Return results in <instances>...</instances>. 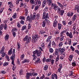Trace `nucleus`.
<instances>
[{
	"mask_svg": "<svg viewBox=\"0 0 79 79\" xmlns=\"http://www.w3.org/2000/svg\"><path fill=\"white\" fill-rule=\"evenodd\" d=\"M48 68V66L47 65H45L44 68V71H47Z\"/></svg>",
	"mask_w": 79,
	"mask_h": 79,
	"instance_id": "412c9836",
	"label": "nucleus"
},
{
	"mask_svg": "<svg viewBox=\"0 0 79 79\" xmlns=\"http://www.w3.org/2000/svg\"><path fill=\"white\" fill-rule=\"evenodd\" d=\"M24 54H23L21 56L20 58L21 60H23L24 59Z\"/></svg>",
	"mask_w": 79,
	"mask_h": 79,
	"instance_id": "7c9ffc66",
	"label": "nucleus"
},
{
	"mask_svg": "<svg viewBox=\"0 0 79 79\" xmlns=\"http://www.w3.org/2000/svg\"><path fill=\"white\" fill-rule=\"evenodd\" d=\"M59 55L57 56L56 60V62L57 61H58L59 60Z\"/></svg>",
	"mask_w": 79,
	"mask_h": 79,
	"instance_id": "a18cd8bd",
	"label": "nucleus"
},
{
	"mask_svg": "<svg viewBox=\"0 0 79 79\" xmlns=\"http://www.w3.org/2000/svg\"><path fill=\"white\" fill-rule=\"evenodd\" d=\"M36 1V3L37 5H38L39 6H40L41 5V1L39 0H35V1Z\"/></svg>",
	"mask_w": 79,
	"mask_h": 79,
	"instance_id": "f8f14e48",
	"label": "nucleus"
},
{
	"mask_svg": "<svg viewBox=\"0 0 79 79\" xmlns=\"http://www.w3.org/2000/svg\"><path fill=\"white\" fill-rule=\"evenodd\" d=\"M45 32L44 31L41 30L40 31V34H44V33H45Z\"/></svg>",
	"mask_w": 79,
	"mask_h": 79,
	"instance_id": "f704fd0d",
	"label": "nucleus"
},
{
	"mask_svg": "<svg viewBox=\"0 0 79 79\" xmlns=\"http://www.w3.org/2000/svg\"><path fill=\"white\" fill-rule=\"evenodd\" d=\"M58 23V22L57 21V20H55L53 22V26L54 27H55L57 26V23Z\"/></svg>",
	"mask_w": 79,
	"mask_h": 79,
	"instance_id": "ddd939ff",
	"label": "nucleus"
},
{
	"mask_svg": "<svg viewBox=\"0 0 79 79\" xmlns=\"http://www.w3.org/2000/svg\"><path fill=\"white\" fill-rule=\"evenodd\" d=\"M8 37H9V35H7L5 36V39H8Z\"/></svg>",
	"mask_w": 79,
	"mask_h": 79,
	"instance_id": "4d7b16f0",
	"label": "nucleus"
},
{
	"mask_svg": "<svg viewBox=\"0 0 79 79\" xmlns=\"http://www.w3.org/2000/svg\"><path fill=\"white\" fill-rule=\"evenodd\" d=\"M63 42H61L59 44V47H61L63 45Z\"/></svg>",
	"mask_w": 79,
	"mask_h": 79,
	"instance_id": "de8ad7c7",
	"label": "nucleus"
},
{
	"mask_svg": "<svg viewBox=\"0 0 79 79\" xmlns=\"http://www.w3.org/2000/svg\"><path fill=\"white\" fill-rule=\"evenodd\" d=\"M46 42H52V40H49L48 38L46 40Z\"/></svg>",
	"mask_w": 79,
	"mask_h": 79,
	"instance_id": "c03bdc74",
	"label": "nucleus"
},
{
	"mask_svg": "<svg viewBox=\"0 0 79 79\" xmlns=\"http://www.w3.org/2000/svg\"><path fill=\"white\" fill-rule=\"evenodd\" d=\"M71 49L72 50V51H73V52H74V48L72 46H71L70 47Z\"/></svg>",
	"mask_w": 79,
	"mask_h": 79,
	"instance_id": "603ef678",
	"label": "nucleus"
},
{
	"mask_svg": "<svg viewBox=\"0 0 79 79\" xmlns=\"http://www.w3.org/2000/svg\"><path fill=\"white\" fill-rule=\"evenodd\" d=\"M59 50L57 48H56L55 51V55H58L59 54Z\"/></svg>",
	"mask_w": 79,
	"mask_h": 79,
	"instance_id": "f3484780",
	"label": "nucleus"
},
{
	"mask_svg": "<svg viewBox=\"0 0 79 79\" xmlns=\"http://www.w3.org/2000/svg\"><path fill=\"white\" fill-rule=\"evenodd\" d=\"M54 9L55 10V11H56L57 10H58V7H57V6H56L55 7H54Z\"/></svg>",
	"mask_w": 79,
	"mask_h": 79,
	"instance_id": "0e129e2a",
	"label": "nucleus"
},
{
	"mask_svg": "<svg viewBox=\"0 0 79 79\" xmlns=\"http://www.w3.org/2000/svg\"><path fill=\"white\" fill-rule=\"evenodd\" d=\"M51 59L48 58V59H47L46 60V61L48 63V62H50L51 61Z\"/></svg>",
	"mask_w": 79,
	"mask_h": 79,
	"instance_id": "e433bc0d",
	"label": "nucleus"
},
{
	"mask_svg": "<svg viewBox=\"0 0 79 79\" xmlns=\"http://www.w3.org/2000/svg\"><path fill=\"white\" fill-rule=\"evenodd\" d=\"M36 18L37 19H39V18H40V15L39 14H37L36 16Z\"/></svg>",
	"mask_w": 79,
	"mask_h": 79,
	"instance_id": "79ce46f5",
	"label": "nucleus"
},
{
	"mask_svg": "<svg viewBox=\"0 0 79 79\" xmlns=\"http://www.w3.org/2000/svg\"><path fill=\"white\" fill-rule=\"evenodd\" d=\"M40 58H38L35 62V64H37L38 63H40Z\"/></svg>",
	"mask_w": 79,
	"mask_h": 79,
	"instance_id": "6ab92c4d",
	"label": "nucleus"
},
{
	"mask_svg": "<svg viewBox=\"0 0 79 79\" xmlns=\"http://www.w3.org/2000/svg\"><path fill=\"white\" fill-rule=\"evenodd\" d=\"M35 15L33 14L32 16V15H31V18L29 17V16H28L27 18V19L28 20L29 22L31 23L32 21V20H34L35 19Z\"/></svg>",
	"mask_w": 79,
	"mask_h": 79,
	"instance_id": "f03ea898",
	"label": "nucleus"
},
{
	"mask_svg": "<svg viewBox=\"0 0 79 79\" xmlns=\"http://www.w3.org/2000/svg\"><path fill=\"white\" fill-rule=\"evenodd\" d=\"M41 47H39L40 49L42 51H43V50H42V48H45V45L44 44V43H41Z\"/></svg>",
	"mask_w": 79,
	"mask_h": 79,
	"instance_id": "0eeeda50",
	"label": "nucleus"
},
{
	"mask_svg": "<svg viewBox=\"0 0 79 79\" xmlns=\"http://www.w3.org/2000/svg\"><path fill=\"white\" fill-rule=\"evenodd\" d=\"M29 62V61L28 59H25L23 60L22 61V63L23 64V63H28Z\"/></svg>",
	"mask_w": 79,
	"mask_h": 79,
	"instance_id": "2eb2a0df",
	"label": "nucleus"
},
{
	"mask_svg": "<svg viewBox=\"0 0 79 79\" xmlns=\"http://www.w3.org/2000/svg\"><path fill=\"white\" fill-rule=\"evenodd\" d=\"M69 36L70 39H72L73 38V35H72V33L71 32L70 33V35H69Z\"/></svg>",
	"mask_w": 79,
	"mask_h": 79,
	"instance_id": "4c0bfd02",
	"label": "nucleus"
},
{
	"mask_svg": "<svg viewBox=\"0 0 79 79\" xmlns=\"http://www.w3.org/2000/svg\"><path fill=\"white\" fill-rule=\"evenodd\" d=\"M48 13H46L45 12H44L43 15L42 19H45V20L47 21V18H48Z\"/></svg>",
	"mask_w": 79,
	"mask_h": 79,
	"instance_id": "39448f33",
	"label": "nucleus"
},
{
	"mask_svg": "<svg viewBox=\"0 0 79 79\" xmlns=\"http://www.w3.org/2000/svg\"><path fill=\"white\" fill-rule=\"evenodd\" d=\"M7 28V25H6V23H5L4 24V29L5 30H6Z\"/></svg>",
	"mask_w": 79,
	"mask_h": 79,
	"instance_id": "58836bf2",
	"label": "nucleus"
},
{
	"mask_svg": "<svg viewBox=\"0 0 79 79\" xmlns=\"http://www.w3.org/2000/svg\"><path fill=\"white\" fill-rule=\"evenodd\" d=\"M30 76H32V73H27L26 75V77L27 79H29V77H30Z\"/></svg>",
	"mask_w": 79,
	"mask_h": 79,
	"instance_id": "6e6552de",
	"label": "nucleus"
},
{
	"mask_svg": "<svg viewBox=\"0 0 79 79\" xmlns=\"http://www.w3.org/2000/svg\"><path fill=\"white\" fill-rule=\"evenodd\" d=\"M12 50H13V48H11L10 50L8 52V54L9 55H11V54H13V53L11 52L12 51Z\"/></svg>",
	"mask_w": 79,
	"mask_h": 79,
	"instance_id": "393cba45",
	"label": "nucleus"
},
{
	"mask_svg": "<svg viewBox=\"0 0 79 79\" xmlns=\"http://www.w3.org/2000/svg\"><path fill=\"white\" fill-rule=\"evenodd\" d=\"M59 51V53H61V54H63L64 53V52H65V48H59L58 49Z\"/></svg>",
	"mask_w": 79,
	"mask_h": 79,
	"instance_id": "423d86ee",
	"label": "nucleus"
},
{
	"mask_svg": "<svg viewBox=\"0 0 79 79\" xmlns=\"http://www.w3.org/2000/svg\"><path fill=\"white\" fill-rule=\"evenodd\" d=\"M6 58L7 59V61H10V57H9V56H6Z\"/></svg>",
	"mask_w": 79,
	"mask_h": 79,
	"instance_id": "e2e57ef3",
	"label": "nucleus"
},
{
	"mask_svg": "<svg viewBox=\"0 0 79 79\" xmlns=\"http://www.w3.org/2000/svg\"><path fill=\"white\" fill-rule=\"evenodd\" d=\"M4 53V50L1 49L0 50V53H1V54H2V53Z\"/></svg>",
	"mask_w": 79,
	"mask_h": 79,
	"instance_id": "bf43d9fd",
	"label": "nucleus"
},
{
	"mask_svg": "<svg viewBox=\"0 0 79 79\" xmlns=\"http://www.w3.org/2000/svg\"><path fill=\"white\" fill-rule=\"evenodd\" d=\"M56 46V44H55V41H53L52 42V47H53L55 48V47Z\"/></svg>",
	"mask_w": 79,
	"mask_h": 79,
	"instance_id": "c85d7f7f",
	"label": "nucleus"
},
{
	"mask_svg": "<svg viewBox=\"0 0 79 79\" xmlns=\"http://www.w3.org/2000/svg\"><path fill=\"white\" fill-rule=\"evenodd\" d=\"M33 53L34 54V56H35V55H37V56H40L41 55L42 52L40 51L35 50V51L33 52Z\"/></svg>",
	"mask_w": 79,
	"mask_h": 79,
	"instance_id": "7ed1b4c3",
	"label": "nucleus"
},
{
	"mask_svg": "<svg viewBox=\"0 0 79 79\" xmlns=\"http://www.w3.org/2000/svg\"><path fill=\"white\" fill-rule=\"evenodd\" d=\"M4 8H1L0 10V13H2V12H3V11Z\"/></svg>",
	"mask_w": 79,
	"mask_h": 79,
	"instance_id": "5fc2aeb1",
	"label": "nucleus"
},
{
	"mask_svg": "<svg viewBox=\"0 0 79 79\" xmlns=\"http://www.w3.org/2000/svg\"><path fill=\"white\" fill-rule=\"evenodd\" d=\"M39 9V6H35V11H37V10Z\"/></svg>",
	"mask_w": 79,
	"mask_h": 79,
	"instance_id": "ea45409f",
	"label": "nucleus"
},
{
	"mask_svg": "<svg viewBox=\"0 0 79 79\" xmlns=\"http://www.w3.org/2000/svg\"><path fill=\"white\" fill-rule=\"evenodd\" d=\"M37 73H36L34 72H33L31 74V75H32L33 76H37Z\"/></svg>",
	"mask_w": 79,
	"mask_h": 79,
	"instance_id": "37998d69",
	"label": "nucleus"
},
{
	"mask_svg": "<svg viewBox=\"0 0 79 79\" xmlns=\"http://www.w3.org/2000/svg\"><path fill=\"white\" fill-rule=\"evenodd\" d=\"M77 18V15H74L72 18V19H73L72 21H75Z\"/></svg>",
	"mask_w": 79,
	"mask_h": 79,
	"instance_id": "4be33fe9",
	"label": "nucleus"
},
{
	"mask_svg": "<svg viewBox=\"0 0 79 79\" xmlns=\"http://www.w3.org/2000/svg\"><path fill=\"white\" fill-rule=\"evenodd\" d=\"M16 13H15L14 14V15L13 16V18L14 19H15V18H16Z\"/></svg>",
	"mask_w": 79,
	"mask_h": 79,
	"instance_id": "09e8293b",
	"label": "nucleus"
},
{
	"mask_svg": "<svg viewBox=\"0 0 79 79\" xmlns=\"http://www.w3.org/2000/svg\"><path fill=\"white\" fill-rule=\"evenodd\" d=\"M15 57H10V60H15Z\"/></svg>",
	"mask_w": 79,
	"mask_h": 79,
	"instance_id": "69168bd1",
	"label": "nucleus"
},
{
	"mask_svg": "<svg viewBox=\"0 0 79 79\" xmlns=\"http://www.w3.org/2000/svg\"><path fill=\"white\" fill-rule=\"evenodd\" d=\"M60 33V31H54L53 34L54 35H56V34H58Z\"/></svg>",
	"mask_w": 79,
	"mask_h": 79,
	"instance_id": "aec40b11",
	"label": "nucleus"
},
{
	"mask_svg": "<svg viewBox=\"0 0 79 79\" xmlns=\"http://www.w3.org/2000/svg\"><path fill=\"white\" fill-rule=\"evenodd\" d=\"M58 26L59 30H60L62 27V25H61L60 23H58Z\"/></svg>",
	"mask_w": 79,
	"mask_h": 79,
	"instance_id": "b1692460",
	"label": "nucleus"
},
{
	"mask_svg": "<svg viewBox=\"0 0 79 79\" xmlns=\"http://www.w3.org/2000/svg\"><path fill=\"white\" fill-rule=\"evenodd\" d=\"M46 3H47V1L45 0H44L43 2V4L42 5V7H44V6H45V5H46Z\"/></svg>",
	"mask_w": 79,
	"mask_h": 79,
	"instance_id": "a878e982",
	"label": "nucleus"
},
{
	"mask_svg": "<svg viewBox=\"0 0 79 79\" xmlns=\"http://www.w3.org/2000/svg\"><path fill=\"white\" fill-rule=\"evenodd\" d=\"M31 25L30 24V23H29L28 25V29H31Z\"/></svg>",
	"mask_w": 79,
	"mask_h": 79,
	"instance_id": "13d9d810",
	"label": "nucleus"
},
{
	"mask_svg": "<svg viewBox=\"0 0 79 79\" xmlns=\"http://www.w3.org/2000/svg\"><path fill=\"white\" fill-rule=\"evenodd\" d=\"M20 23L21 24H24V21H23V20H22L20 22Z\"/></svg>",
	"mask_w": 79,
	"mask_h": 79,
	"instance_id": "052dcab7",
	"label": "nucleus"
},
{
	"mask_svg": "<svg viewBox=\"0 0 79 79\" xmlns=\"http://www.w3.org/2000/svg\"><path fill=\"white\" fill-rule=\"evenodd\" d=\"M31 38L30 37L26 36L23 39V41H26V40L27 41L26 43V44H29V43L31 42Z\"/></svg>",
	"mask_w": 79,
	"mask_h": 79,
	"instance_id": "20e7f679",
	"label": "nucleus"
},
{
	"mask_svg": "<svg viewBox=\"0 0 79 79\" xmlns=\"http://www.w3.org/2000/svg\"><path fill=\"white\" fill-rule=\"evenodd\" d=\"M47 24H48V25H50V21H47Z\"/></svg>",
	"mask_w": 79,
	"mask_h": 79,
	"instance_id": "680f3d73",
	"label": "nucleus"
},
{
	"mask_svg": "<svg viewBox=\"0 0 79 79\" xmlns=\"http://www.w3.org/2000/svg\"><path fill=\"white\" fill-rule=\"evenodd\" d=\"M30 2L31 3H32V4H34V0H30Z\"/></svg>",
	"mask_w": 79,
	"mask_h": 79,
	"instance_id": "338daca9",
	"label": "nucleus"
},
{
	"mask_svg": "<svg viewBox=\"0 0 79 79\" xmlns=\"http://www.w3.org/2000/svg\"><path fill=\"white\" fill-rule=\"evenodd\" d=\"M8 65V63L7 62H5L3 64L4 66H6Z\"/></svg>",
	"mask_w": 79,
	"mask_h": 79,
	"instance_id": "49530a36",
	"label": "nucleus"
},
{
	"mask_svg": "<svg viewBox=\"0 0 79 79\" xmlns=\"http://www.w3.org/2000/svg\"><path fill=\"white\" fill-rule=\"evenodd\" d=\"M47 3L48 2V4L49 6H50L52 4V0H47Z\"/></svg>",
	"mask_w": 79,
	"mask_h": 79,
	"instance_id": "a211bd4d",
	"label": "nucleus"
},
{
	"mask_svg": "<svg viewBox=\"0 0 79 79\" xmlns=\"http://www.w3.org/2000/svg\"><path fill=\"white\" fill-rule=\"evenodd\" d=\"M12 32H13L12 33L14 37H15V36H16V33L15 32H14V31H12Z\"/></svg>",
	"mask_w": 79,
	"mask_h": 79,
	"instance_id": "8fccbe9b",
	"label": "nucleus"
},
{
	"mask_svg": "<svg viewBox=\"0 0 79 79\" xmlns=\"http://www.w3.org/2000/svg\"><path fill=\"white\" fill-rule=\"evenodd\" d=\"M72 65L73 66H76V64L74 62H73L72 63Z\"/></svg>",
	"mask_w": 79,
	"mask_h": 79,
	"instance_id": "774afa93",
	"label": "nucleus"
},
{
	"mask_svg": "<svg viewBox=\"0 0 79 79\" xmlns=\"http://www.w3.org/2000/svg\"><path fill=\"white\" fill-rule=\"evenodd\" d=\"M51 44H52V42H49L48 46V48L49 49L51 47Z\"/></svg>",
	"mask_w": 79,
	"mask_h": 79,
	"instance_id": "c756f323",
	"label": "nucleus"
},
{
	"mask_svg": "<svg viewBox=\"0 0 79 79\" xmlns=\"http://www.w3.org/2000/svg\"><path fill=\"white\" fill-rule=\"evenodd\" d=\"M60 41H62V40H63V36H60Z\"/></svg>",
	"mask_w": 79,
	"mask_h": 79,
	"instance_id": "864d4df0",
	"label": "nucleus"
},
{
	"mask_svg": "<svg viewBox=\"0 0 79 79\" xmlns=\"http://www.w3.org/2000/svg\"><path fill=\"white\" fill-rule=\"evenodd\" d=\"M4 26V24H2L0 26V30H2L3 29V26Z\"/></svg>",
	"mask_w": 79,
	"mask_h": 79,
	"instance_id": "cd10ccee",
	"label": "nucleus"
},
{
	"mask_svg": "<svg viewBox=\"0 0 79 79\" xmlns=\"http://www.w3.org/2000/svg\"><path fill=\"white\" fill-rule=\"evenodd\" d=\"M75 52L76 53L78 54V55H79V51L77 50H75Z\"/></svg>",
	"mask_w": 79,
	"mask_h": 79,
	"instance_id": "3c124183",
	"label": "nucleus"
},
{
	"mask_svg": "<svg viewBox=\"0 0 79 79\" xmlns=\"http://www.w3.org/2000/svg\"><path fill=\"white\" fill-rule=\"evenodd\" d=\"M50 62L52 64H53L54 63V62H55V60L53 59H51Z\"/></svg>",
	"mask_w": 79,
	"mask_h": 79,
	"instance_id": "a19ab883",
	"label": "nucleus"
},
{
	"mask_svg": "<svg viewBox=\"0 0 79 79\" xmlns=\"http://www.w3.org/2000/svg\"><path fill=\"white\" fill-rule=\"evenodd\" d=\"M62 55L60 57V60H63V58H64V57L65 56V53H64L63 54H62Z\"/></svg>",
	"mask_w": 79,
	"mask_h": 79,
	"instance_id": "5701e85b",
	"label": "nucleus"
},
{
	"mask_svg": "<svg viewBox=\"0 0 79 79\" xmlns=\"http://www.w3.org/2000/svg\"><path fill=\"white\" fill-rule=\"evenodd\" d=\"M32 37L33 39H32V42L35 43V42L38 40V37H39V35H37L33 34Z\"/></svg>",
	"mask_w": 79,
	"mask_h": 79,
	"instance_id": "f257e3e1",
	"label": "nucleus"
},
{
	"mask_svg": "<svg viewBox=\"0 0 79 79\" xmlns=\"http://www.w3.org/2000/svg\"><path fill=\"white\" fill-rule=\"evenodd\" d=\"M74 56L73 55H70L69 56V60L70 61H72V60L73 59V56Z\"/></svg>",
	"mask_w": 79,
	"mask_h": 79,
	"instance_id": "4468645a",
	"label": "nucleus"
},
{
	"mask_svg": "<svg viewBox=\"0 0 79 79\" xmlns=\"http://www.w3.org/2000/svg\"><path fill=\"white\" fill-rule=\"evenodd\" d=\"M73 24V21H70V22L68 23V25L70 26Z\"/></svg>",
	"mask_w": 79,
	"mask_h": 79,
	"instance_id": "2f4dec72",
	"label": "nucleus"
},
{
	"mask_svg": "<svg viewBox=\"0 0 79 79\" xmlns=\"http://www.w3.org/2000/svg\"><path fill=\"white\" fill-rule=\"evenodd\" d=\"M46 20H43L42 22V26L43 27H44L45 26V25L46 24V21H45Z\"/></svg>",
	"mask_w": 79,
	"mask_h": 79,
	"instance_id": "dca6fc26",
	"label": "nucleus"
},
{
	"mask_svg": "<svg viewBox=\"0 0 79 79\" xmlns=\"http://www.w3.org/2000/svg\"><path fill=\"white\" fill-rule=\"evenodd\" d=\"M54 74H52L51 75L52 79H55L54 77H55L56 79H57V75L56 74L54 73Z\"/></svg>",
	"mask_w": 79,
	"mask_h": 79,
	"instance_id": "1a4fd4ad",
	"label": "nucleus"
},
{
	"mask_svg": "<svg viewBox=\"0 0 79 79\" xmlns=\"http://www.w3.org/2000/svg\"><path fill=\"white\" fill-rule=\"evenodd\" d=\"M25 29H26V26L24 25L22 27V31H24Z\"/></svg>",
	"mask_w": 79,
	"mask_h": 79,
	"instance_id": "473e14b6",
	"label": "nucleus"
},
{
	"mask_svg": "<svg viewBox=\"0 0 79 79\" xmlns=\"http://www.w3.org/2000/svg\"><path fill=\"white\" fill-rule=\"evenodd\" d=\"M73 14L74 13L73 12L71 13L68 12L67 13V16L68 17H71V16H73Z\"/></svg>",
	"mask_w": 79,
	"mask_h": 79,
	"instance_id": "9b49d317",
	"label": "nucleus"
},
{
	"mask_svg": "<svg viewBox=\"0 0 79 79\" xmlns=\"http://www.w3.org/2000/svg\"><path fill=\"white\" fill-rule=\"evenodd\" d=\"M25 17L24 16H20L19 17V19H23V20H24Z\"/></svg>",
	"mask_w": 79,
	"mask_h": 79,
	"instance_id": "72a5a7b5",
	"label": "nucleus"
},
{
	"mask_svg": "<svg viewBox=\"0 0 79 79\" xmlns=\"http://www.w3.org/2000/svg\"><path fill=\"white\" fill-rule=\"evenodd\" d=\"M57 3L60 8H61V9H63V8H64V5L62 4L61 3H60L59 2H57Z\"/></svg>",
	"mask_w": 79,
	"mask_h": 79,
	"instance_id": "9d476101",
	"label": "nucleus"
},
{
	"mask_svg": "<svg viewBox=\"0 0 79 79\" xmlns=\"http://www.w3.org/2000/svg\"><path fill=\"white\" fill-rule=\"evenodd\" d=\"M51 5L52 7H53L54 8L56 6V4H53V3H52Z\"/></svg>",
	"mask_w": 79,
	"mask_h": 79,
	"instance_id": "6e6d98bb",
	"label": "nucleus"
},
{
	"mask_svg": "<svg viewBox=\"0 0 79 79\" xmlns=\"http://www.w3.org/2000/svg\"><path fill=\"white\" fill-rule=\"evenodd\" d=\"M49 48V52L50 53H53V48Z\"/></svg>",
	"mask_w": 79,
	"mask_h": 79,
	"instance_id": "c9c22d12",
	"label": "nucleus"
},
{
	"mask_svg": "<svg viewBox=\"0 0 79 79\" xmlns=\"http://www.w3.org/2000/svg\"><path fill=\"white\" fill-rule=\"evenodd\" d=\"M64 10H61L60 11V12L61 16H63V14H64Z\"/></svg>",
	"mask_w": 79,
	"mask_h": 79,
	"instance_id": "bb28decb",
	"label": "nucleus"
}]
</instances>
